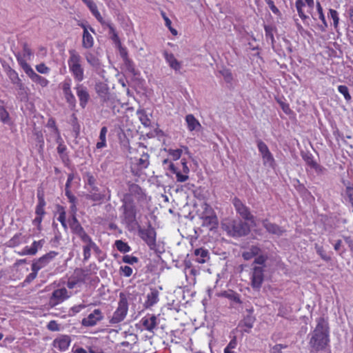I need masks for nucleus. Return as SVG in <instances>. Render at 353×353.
Segmentation results:
<instances>
[{"mask_svg": "<svg viewBox=\"0 0 353 353\" xmlns=\"http://www.w3.org/2000/svg\"><path fill=\"white\" fill-rule=\"evenodd\" d=\"M79 239L83 243L82 248L84 261H88L91 257V250H93L96 254H100L101 252L100 248L87 233Z\"/></svg>", "mask_w": 353, "mask_h": 353, "instance_id": "obj_4", "label": "nucleus"}, {"mask_svg": "<svg viewBox=\"0 0 353 353\" xmlns=\"http://www.w3.org/2000/svg\"><path fill=\"white\" fill-rule=\"evenodd\" d=\"M223 296L236 303H241L239 294L234 291L224 292Z\"/></svg>", "mask_w": 353, "mask_h": 353, "instance_id": "obj_49", "label": "nucleus"}, {"mask_svg": "<svg viewBox=\"0 0 353 353\" xmlns=\"http://www.w3.org/2000/svg\"><path fill=\"white\" fill-rule=\"evenodd\" d=\"M161 16L163 19L165 21V26L169 29V30L171 32V33L174 36H176L178 34V32L176 29L173 28L172 27V21L171 20L166 16L165 13L164 12H161Z\"/></svg>", "mask_w": 353, "mask_h": 353, "instance_id": "obj_54", "label": "nucleus"}, {"mask_svg": "<svg viewBox=\"0 0 353 353\" xmlns=\"http://www.w3.org/2000/svg\"><path fill=\"white\" fill-rule=\"evenodd\" d=\"M159 292L156 288H151L150 293L147 294V299L144 303L145 308H150L157 303L159 301Z\"/></svg>", "mask_w": 353, "mask_h": 353, "instance_id": "obj_26", "label": "nucleus"}, {"mask_svg": "<svg viewBox=\"0 0 353 353\" xmlns=\"http://www.w3.org/2000/svg\"><path fill=\"white\" fill-rule=\"evenodd\" d=\"M104 318L101 309H94L92 312L81 320V325L85 327H94Z\"/></svg>", "mask_w": 353, "mask_h": 353, "instance_id": "obj_7", "label": "nucleus"}, {"mask_svg": "<svg viewBox=\"0 0 353 353\" xmlns=\"http://www.w3.org/2000/svg\"><path fill=\"white\" fill-rule=\"evenodd\" d=\"M45 243V239H42L39 241H34L30 247L26 246L21 251L18 252L19 256L31 255L34 256L41 250Z\"/></svg>", "mask_w": 353, "mask_h": 353, "instance_id": "obj_15", "label": "nucleus"}, {"mask_svg": "<svg viewBox=\"0 0 353 353\" xmlns=\"http://www.w3.org/2000/svg\"><path fill=\"white\" fill-rule=\"evenodd\" d=\"M85 176L86 177L87 184L91 188L92 190L98 191L99 189L95 185L96 179L93 174L91 172H88L85 174Z\"/></svg>", "mask_w": 353, "mask_h": 353, "instance_id": "obj_53", "label": "nucleus"}, {"mask_svg": "<svg viewBox=\"0 0 353 353\" xmlns=\"http://www.w3.org/2000/svg\"><path fill=\"white\" fill-rule=\"evenodd\" d=\"M203 220L202 225L206 227L210 230L216 228L219 224L218 218L216 215H205L201 216Z\"/></svg>", "mask_w": 353, "mask_h": 353, "instance_id": "obj_30", "label": "nucleus"}, {"mask_svg": "<svg viewBox=\"0 0 353 353\" xmlns=\"http://www.w3.org/2000/svg\"><path fill=\"white\" fill-rule=\"evenodd\" d=\"M86 6L89 8L90 11L93 14V16L97 19V21L100 23L104 24V20L98 10L97 4L92 0H91L86 4Z\"/></svg>", "mask_w": 353, "mask_h": 353, "instance_id": "obj_33", "label": "nucleus"}, {"mask_svg": "<svg viewBox=\"0 0 353 353\" xmlns=\"http://www.w3.org/2000/svg\"><path fill=\"white\" fill-rule=\"evenodd\" d=\"M262 159L264 165H268L271 168H274L275 165V160L272 154L270 152H268L267 154L263 155Z\"/></svg>", "mask_w": 353, "mask_h": 353, "instance_id": "obj_51", "label": "nucleus"}, {"mask_svg": "<svg viewBox=\"0 0 353 353\" xmlns=\"http://www.w3.org/2000/svg\"><path fill=\"white\" fill-rule=\"evenodd\" d=\"M139 235L140 238L148 245L150 250H154L157 247V232L150 224L146 228H139Z\"/></svg>", "mask_w": 353, "mask_h": 353, "instance_id": "obj_5", "label": "nucleus"}, {"mask_svg": "<svg viewBox=\"0 0 353 353\" xmlns=\"http://www.w3.org/2000/svg\"><path fill=\"white\" fill-rule=\"evenodd\" d=\"M122 261L125 263L133 265L138 263L139 259L132 255H124L122 258Z\"/></svg>", "mask_w": 353, "mask_h": 353, "instance_id": "obj_60", "label": "nucleus"}, {"mask_svg": "<svg viewBox=\"0 0 353 353\" xmlns=\"http://www.w3.org/2000/svg\"><path fill=\"white\" fill-rule=\"evenodd\" d=\"M0 121L3 123H9L10 121V117L8 112L6 109V108L3 105V101L0 99Z\"/></svg>", "mask_w": 353, "mask_h": 353, "instance_id": "obj_41", "label": "nucleus"}, {"mask_svg": "<svg viewBox=\"0 0 353 353\" xmlns=\"http://www.w3.org/2000/svg\"><path fill=\"white\" fill-rule=\"evenodd\" d=\"M46 125L48 128H51L54 134H59V130L57 126L56 121L54 118H50L48 120Z\"/></svg>", "mask_w": 353, "mask_h": 353, "instance_id": "obj_61", "label": "nucleus"}, {"mask_svg": "<svg viewBox=\"0 0 353 353\" xmlns=\"http://www.w3.org/2000/svg\"><path fill=\"white\" fill-rule=\"evenodd\" d=\"M150 164L149 155L147 153H143L141 157L137 160V165L140 170L145 169Z\"/></svg>", "mask_w": 353, "mask_h": 353, "instance_id": "obj_44", "label": "nucleus"}, {"mask_svg": "<svg viewBox=\"0 0 353 353\" xmlns=\"http://www.w3.org/2000/svg\"><path fill=\"white\" fill-rule=\"evenodd\" d=\"M327 19L330 21V26L333 27L335 30H338L340 24V15L339 12L332 8L327 9Z\"/></svg>", "mask_w": 353, "mask_h": 353, "instance_id": "obj_24", "label": "nucleus"}, {"mask_svg": "<svg viewBox=\"0 0 353 353\" xmlns=\"http://www.w3.org/2000/svg\"><path fill=\"white\" fill-rule=\"evenodd\" d=\"M67 103L72 108L76 106L77 100L72 92L64 94Z\"/></svg>", "mask_w": 353, "mask_h": 353, "instance_id": "obj_59", "label": "nucleus"}, {"mask_svg": "<svg viewBox=\"0 0 353 353\" xmlns=\"http://www.w3.org/2000/svg\"><path fill=\"white\" fill-rule=\"evenodd\" d=\"M129 309V303L127 296L123 293L119 294V299L117 307L112 316L109 317L108 322L111 325H117L125 320Z\"/></svg>", "mask_w": 353, "mask_h": 353, "instance_id": "obj_3", "label": "nucleus"}, {"mask_svg": "<svg viewBox=\"0 0 353 353\" xmlns=\"http://www.w3.org/2000/svg\"><path fill=\"white\" fill-rule=\"evenodd\" d=\"M14 85H16L19 90V94L20 96H23L24 98L28 97V92H27V88L25 86L23 83L22 82L21 79L16 83Z\"/></svg>", "mask_w": 353, "mask_h": 353, "instance_id": "obj_56", "label": "nucleus"}, {"mask_svg": "<svg viewBox=\"0 0 353 353\" xmlns=\"http://www.w3.org/2000/svg\"><path fill=\"white\" fill-rule=\"evenodd\" d=\"M263 228L270 234L277 236H281L285 230L280 227L276 223H271L268 219H264L262 221Z\"/></svg>", "mask_w": 353, "mask_h": 353, "instance_id": "obj_21", "label": "nucleus"}, {"mask_svg": "<svg viewBox=\"0 0 353 353\" xmlns=\"http://www.w3.org/2000/svg\"><path fill=\"white\" fill-rule=\"evenodd\" d=\"M220 72L221 73L222 76L223 77L224 80L227 83L232 82V81L233 80V76H232V72L229 70L225 69V70L221 71Z\"/></svg>", "mask_w": 353, "mask_h": 353, "instance_id": "obj_63", "label": "nucleus"}, {"mask_svg": "<svg viewBox=\"0 0 353 353\" xmlns=\"http://www.w3.org/2000/svg\"><path fill=\"white\" fill-rule=\"evenodd\" d=\"M57 210L59 213V216L57 220L61 223L62 227L65 230H68V225L66 223V212L65 211V208L61 205H58Z\"/></svg>", "mask_w": 353, "mask_h": 353, "instance_id": "obj_37", "label": "nucleus"}, {"mask_svg": "<svg viewBox=\"0 0 353 353\" xmlns=\"http://www.w3.org/2000/svg\"><path fill=\"white\" fill-rule=\"evenodd\" d=\"M338 91L340 92L344 97L345 100L347 102H350L352 99V97L350 94L349 89L347 86L345 85H340L338 86Z\"/></svg>", "mask_w": 353, "mask_h": 353, "instance_id": "obj_52", "label": "nucleus"}, {"mask_svg": "<svg viewBox=\"0 0 353 353\" xmlns=\"http://www.w3.org/2000/svg\"><path fill=\"white\" fill-rule=\"evenodd\" d=\"M137 114L141 121V123L145 127H148L151 125V120L149 118L148 114L145 110H138Z\"/></svg>", "mask_w": 353, "mask_h": 353, "instance_id": "obj_38", "label": "nucleus"}, {"mask_svg": "<svg viewBox=\"0 0 353 353\" xmlns=\"http://www.w3.org/2000/svg\"><path fill=\"white\" fill-rule=\"evenodd\" d=\"M68 53V65L69 71L74 81L80 83L84 79V68L83 66L82 58L74 49L69 50Z\"/></svg>", "mask_w": 353, "mask_h": 353, "instance_id": "obj_2", "label": "nucleus"}, {"mask_svg": "<svg viewBox=\"0 0 353 353\" xmlns=\"http://www.w3.org/2000/svg\"><path fill=\"white\" fill-rule=\"evenodd\" d=\"M69 225L72 232L76 234L79 238L87 233L74 214H73L69 220Z\"/></svg>", "mask_w": 353, "mask_h": 353, "instance_id": "obj_20", "label": "nucleus"}, {"mask_svg": "<svg viewBox=\"0 0 353 353\" xmlns=\"http://www.w3.org/2000/svg\"><path fill=\"white\" fill-rule=\"evenodd\" d=\"M140 322L144 330L154 333L157 325V318L154 314H147L141 319Z\"/></svg>", "mask_w": 353, "mask_h": 353, "instance_id": "obj_19", "label": "nucleus"}, {"mask_svg": "<svg viewBox=\"0 0 353 353\" xmlns=\"http://www.w3.org/2000/svg\"><path fill=\"white\" fill-rule=\"evenodd\" d=\"M6 72L12 83L15 84L21 80L18 73L10 66L7 67L6 69Z\"/></svg>", "mask_w": 353, "mask_h": 353, "instance_id": "obj_40", "label": "nucleus"}, {"mask_svg": "<svg viewBox=\"0 0 353 353\" xmlns=\"http://www.w3.org/2000/svg\"><path fill=\"white\" fill-rule=\"evenodd\" d=\"M94 192H91L86 195V199L95 201V202H101L104 199L105 195L97 192L98 191L93 190Z\"/></svg>", "mask_w": 353, "mask_h": 353, "instance_id": "obj_50", "label": "nucleus"}, {"mask_svg": "<svg viewBox=\"0 0 353 353\" xmlns=\"http://www.w3.org/2000/svg\"><path fill=\"white\" fill-rule=\"evenodd\" d=\"M27 75L34 83L40 85L41 88H46L49 84V81L46 77L38 74L33 69L28 73Z\"/></svg>", "mask_w": 353, "mask_h": 353, "instance_id": "obj_28", "label": "nucleus"}, {"mask_svg": "<svg viewBox=\"0 0 353 353\" xmlns=\"http://www.w3.org/2000/svg\"><path fill=\"white\" fill-rule=\"evenodd\" d=\"M238 345L237 339L234 336L229 343L223 350V353H236L234 350L236 348Z\"/></svg>", "mask_w": 353, "mask_h": 353, "instance_id": "obj_46", "label": "nucleus"}, {"mask_svg": "<svg viewBox=\"0 0 353 353\" xmlns=\"http://www.w3.org/2000/svg\"><path fill=\"white\" fill-rule=\"evenodd\" d=\"M264 270L262 267H254L251 276V286L253 289H259L264 279Z\"/></svg>", "mask_w": 353, "mask_h": 353, "instance_id": "obj_14", "label": "nucleus"}, {"mask_svg": "<svg viewBox=\"0 0 353 353\" xmlns=\"http://www.w3.org/2000/svg\"><path fill=\"white\" fill-rule=\"evenodd\" d=\"M83 28V36H82V46L83 48L90 49L94 46V38L92 34L89 32L87 26L83 24H79Z\"/></svg>", "mask_w": 353, "mask_h": 353, "instance_id": "obj_23", "label": "nucleus"}, {"mask_svg": "<svg viewBox=\"0 0 353 353\" xmlns=\"http://www.w3.org/2000/svg\"><path fill=\"white\" fill-rule=\"evenodd\" d=\"M16 59L19 65L21 67L26 74L32 70V67L27 63L26 59L19 54H16Z\"/></svg>", "mask_w": 353, "mask_h": 353, "instance_id": "obj_43", "label": "nucleus"}, {"mask_svg": "<svg viewBox=\"0 0 353 353\" xmlns=\"http://www.w3.org/2000/svg\"><path fill=\"white\" fill-rule=\"evenodd\" d=\"M303 158L306 164L314 169L317 174H321L324 172L325 168L314 160V157L311 154H306Z\"/></svg>", "mask_w": 353, "mask_h": 353, "instance_id": "obj_27", "label": "nucleus"}, {"mask_svg": "<svg viewBox=\"0 0 353 353\" xmlns=\"http://www.w3.org/2000/svg\"><path fill=\"white\" fill-rule=\"evenodd\" d=\"M108 132V128L105 126L101 128L100 134H99V141H98L96 144V148L97 149H101L103 148L106 147V134Z\"/></svg>", "mask_w": 353, "mask_h": 353, "instance_id": "obj_36", "label": "nucleus"}, {"mask_svg": "<svg viewBox=\"0 0 353 353\" xmlns=\"http://www.w3.org/2000/svg\"><path fill=\"white\" fill-rule=\"evenodd\" d=\"M59 253L56 251H50L41 257L34 259L32 265L38 271L48 265Z\"/></svg>", "mask_w": 353, "mask_h": 353, "instance_id": "obj_8", "label": "nucleus"}, {"mask_svg": "<svg viewBox=\"0 0 353 353\" xmlns=\"http://www.w3.org/2000/svg\"><path fill=\"white\" fill-rule=\"evenodd\" d=\"M25 242V236L21 233L15 234L9 241L11 247H16Z\"/></svg>", "mask_w": 353, "mask_h": 353, "instance_id": "obj_39", "label": "nucleus"}, {"mask_svg": "<svg viewBox=\"0 0 353 353\" xmlns=\"http://www.w3.org/2000/svg\"><path fill=\"white\" fill-rule=\"evenodd\" d=\"M132 268L128 265H121L119 268V274L125 277H130L132 274Z\"/></svg>", "mask_w": 353, "mask_h": 353, "instance_id": "obj_55", "label": "nucleus"}, {"mask_svg": "<svg viewBox=\"0 0 353 353\" xmlns=\"http://www.w3.org/2000/svg\"><path fill=\"white\" fill-rule=\"evenodd\" d=\"M314 248L316 250V253L319 255V256L325 261H331V257L327 255L322 245H319V244L316 243L314 245Z\"/></svg>", "mask_w": 353, "mask_h": 353, "instance_id": "obj_48", "label": "nucleus"}, {"mask_svg": "<svg viewBox=\"0 0 353 353\" xmlns=\"http://www.w3.org/2000/svg\"><path fill=\"white\" fill-rule=\"evenodd\" d=\"M74 90L79 98L80 106L85 108L90 98L87 88L79 83L74 87Z\"/></svg>", "mask_w": 353, "mask_h": 353, "instance_id": "obj_16", "label": "nucleus"}, {"mask_svg": "<svg viewBox=\"0 0 353 353\" xmlns=\"http://www.w3.org/2000/svg\"><path fill=\"white\" fill-rule=\"evenodd\" d=\"M330 327L327 321L323 316L316 319L309 344L316 352L324 350L330 343Z\"/></svg>", "mask_w": 353, "mask_h": 353, "instance_id": "obj_1", "label": "nucleus"}, {"mask_svg": "<svg viewBox=\"0 0 353 353\" xmlns=\"http://www.w3.org/2000/svg\"><path fill=\"white\" fill-rule=\"evenodd\" d=\"M181 168L176 166L174 163H171L169 165V170L176 175L177 182L183 183L189 179L188 173L190 172V169L185 160L181 162Z\"/></svg>", "mask_w": 353, "mask_h": 353, "instance_id": "obj_6", "label": "nucleus"}, {"mask_svg": "<svg viewBox=\"0 0 353 353\" xmlns=\"http://www.w3.org/2000/svg\"><path fill=\"white\" fill-rule=\"evenodd\" d=\"M203 212L202 216L205 215H216L213 208L207 203H204L203 205Z\"/></svg>", "mask_w": 353, "mask_h": 353, "instance_id": "obj_62", "label": "nucleus"}, {"mask_svg": "<svg viewBox=\"0 0 353 353\" xmlns=\"http://www.w3.org/2000/svg\"><path fill=\"white\" fill-rule=\"evenodd\" d=\"M343 183L345 186V194L349 199L351 206L353 208V184L348 181H343Z\"/></svg>", "mask_w": 353, "mask_h": 353, "instance_id": "obj_42", "label": "nucleus"}, {"mask_svg": "<svg viewBox=\"0 0 353 353\" xmlns=\"http://www.w3.org/2000/svg\"><path fill=\"white\" fill-rule=\"evenodd\" d=\"M250 232L248 225L241 221H234L232 225V233L233 236H245Z\"/></svg>", "mask_w": 353, "mask_h": 353, "instance_id": "obj_18", "label": "nucleus"}, {"mask_svg": "<svg viewBox=\"0 0 353 353\" xmlns=\"http://www.w3.org/2000/svg\"><path fill=\"white\" fill-rule=\"evenodd\" d=\"M129 191L138 202L146 200V194L143 190L137 184L132 183L129 186Z\"/></svg>", "mask_w": 353, "mask_h": 353, "instance_id": "obj_25", "label": "nucleus"}, {"mask_svg": "<svg viewBox=\"0 0 353 353\" xmlns=\"http://www.w3.org/2000/svg\"><path fill=\"white\" fill-rule=\"evenodd\" d=\"M84 271L82 269L77 270L74 274L77 276L70 278L67 282V287L69 289H73L78 283L85 282L83 276Z\"/></svg>", "mask_w": 353, "mask_h": 353, "instance_id": "obj_29", "label": "nucleus"}, {"mask_svg": "<svg viewBox=\"0 0 353 353\" xmlns=\"http://www.w3.org/2000/svg\"><path fill=\"white\" fill-rule=\"evenodd\" d=\"M264 29L266 39H270L272 43H273L274 42V28L271 26H265Z\"/></svg>", "mask_w": 353, "mask_h": 353, "instance_id": "obj_58", "label": "nucleus"}, {"mask_svg": "<svg viewBox=\"0 0 353 353\" xmlns=\"http://www.w3.org/2000/svg\"><path fill=\"white\" fill-rule=\"evenodd\" d=\"M232 203L236 212L245 220L252 221L254 216L251 214L248 207H247L240 199L234 197Z\"/></svg>", "mask_w": 353, "mask_h": 353, "instance_id": "obj_10", "label": "nucleus"}, {"mask_svg": "<svg viewBox=\"0 0 353 353\" xmlns=\"http://www.w3.org/2000/svg\"><path fill=\"white\" fill-rule=\"evenodd\" d=\"M87 62L96 70L101 68V63L99 59L92 53H88L85 55Z\"/></svg>", "mask_w": 353, "mask_h": 353, "instance_id": "obj_34", "label": "nucleus"}, {"mask_svg": "<svg viewBox=\"0 0 353 353\" xmlns=\"http://www.w3.org/2000/svg\"><path fill=\"white\" fill-rule=\"evenodd\" d=\"M314 0H296L295 8L300 19L305 21L309 19V17L304 11V7L307 6L310 10H312L314 6Z\"/></svg>", "mask_w": 353, "mask_h": 353, "instance_id": "obj_13", "label": "nucleus"}, {"mask_svg": "<svg viewBox=\"0 0 353 353\" xmlns=\"http://www.w3.org/2000/svg\"><path fill=\"white\" fill-rule=\"evenodd\" d=\"M316 12L312 14V17L314 21L319 20L321 24L319 26V28L321 32H325L328 28V22L326 19L323 8L319 1L316 2Z\"/></svg>", "mask_w": 353, "mask_h": 353, "instance_id": "obj_11", "label": "nucleus"}, {"mask_svg": "<svg viewBox=\"0 0 353 353\" xmlns=\"http://www.w3.org/2000/svg\"><path fill=\"white\" fill-rule=\"evenodd\" d=\"M185 122L187 123L188 129L191 132L194 130L199 131L201 128V123L192 114L186 115Z\"/></svg>", "mask_w": 353, "mask_h": 353, "instance_id": "obj_31", "label": "nucleus"}, {"mask_svg": "<svg viewBox=\"0 0 353 353\" xmlns=\"http://www.w3.org/2000/svg\"><path fill=\"white\" fill-rule=\"evenodd\" d=\"M71 343V338L66 334H61L57 336L52 342L53 347L61 351H66Z\"/></svg>", "mask_w": 353, "mask_h": 353, "instance_id": "obj_17", "label": "nucleus"}, {"mask_svg": "<svg viewBox=\"0 0 353 353\" xmlns=\"http://www.w3.org/2000/svg\"><path fill=\"white\" fill-rule=\"evenodd\" d=\"M257 148L261 157L270 152L268 145L261 140L257 141Z\"/></svg>", "mask_w": 353, "mask_h": 353, "instance_id": "obj_57", "label": "nucleus"}, {"mask_svg": "<svg viewBox=\"0 0 353 353\" xmlns=\"http://www.w3.org/2000/svg\"><path fill=\"white\" fill-rule=\"evenodd\" d=\"M115 246L117 249L122 253H127L131 250L130 245L121 240H117L115 241Z\"/></svg>", "mask_w": 353, "mask_h": 353, "instance_id": "obj_47", "label": "nucleus"}, {"mask_svg": "<svg viewBox=\"0 0 353 353\" xmlns=\"http://www.w3.org/2000/svg\"><path fill=\"white\" fill-rule=\"evenodd\" d=\"M260 252L261 249L258 246L252 245L248 250L243 252L242 256L245 260L248 261L256 256Z\"/></svg>", "mask_w": 353, "mask_h": 353, "instance_id": "obj_35", "label": "nucleus"}, {"mask_svg": "<svg viewBox=\"0 0 353 353\" xmlns=\"http://www.w3.org/2000/svg\"><path fill=\"white\" fill-rule=\"evenodd\" d=\"M35 68L37 71L41 74H48L50 72V68L44 63L37 65Z\"/></svg>", "mask_w": 353, "mask_h": 353, "instance_id": "obj_64", "label": "nucleus"}, {"mask_svg": "<svg viewBox=\"0 0 353 353\" xmlns=\"http://www.w3.org/2000/svg\"><path fill=\"white\" fill-rule=\"evenodd\" d=\"M122 208L125 221L130 224L134 223L137 219V209L132 201L129 203L125 201Z\"/></svg>", "mask_w": 353, "mask_h": 353, "instance_id": "obj_12", "label": "nucleus"}, {"mask_svg": "<svg viewBox=\"0 0 353 353\" xmlns=\"http://www.w3.org/2000/svg\"><path fill=\"white\" fill-rule=\"evenodd\" d=\"M32 272L28 274L22 283V286H26L32 283L37 276L39 271L31 265Z\"/></svg>", "mask_w": 353, "mask_h": 353, "instance_id": "obj_45", "label": "nucleus"}, {"mask_svg": "<svg viewBox=\"0 0 353 353\" xmlns=\"http://www.w3.org/2000/svg\"><path fill=\"white\" fill-rule=\"evenodd\" d=\"M70 297L68 291L65 288L54 290L49 299V304L51 307H55L63 303Z\"/></svg>", "mask_w": 353, "mask_h": 353, "instance_id": "obj_9", "label": "nucleus"}, {"mask_svg": "<svg viewBox=\"0 0 353 353\" xmlns=\"http://www.w3.org/2000/svg\"><path fill=\"white\" fill-rule=\"evenodd\" d=\"M209 259V252L207 250L201 248L194 250L192 260L196 263L203 264L206 263Z\"/></svg>", "mask_w": 353, "mask_h": 353, "instance_id": "obj_22", "label": "nucleus"}, {"mask_svg": "<svg viewBox=\"0 0 353 353\" xmlns=\"http://www.w3.org/2000/svg\"><path fill=\"white\" fill-rule=\"evenodd\" d=\"M165 59L166 61L168 63L170 68L174 69V70H179L181 68L180 62L175 58L174 55L172 53L165 52L164 54Z\"/></svg>", "mask_w": 353, "mask_h": 353, "instance_id": "obj_32", "label": "nucleus"}]
</instances>
